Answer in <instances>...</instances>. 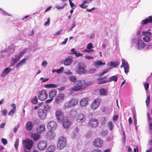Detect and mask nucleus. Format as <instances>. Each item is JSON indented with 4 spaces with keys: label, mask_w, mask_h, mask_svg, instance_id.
Instances as JSON below:
<instances>
[{
    "label": "nucleus",
    "mask_w": 152,
    "mask_h": 152,
    "mask_svg": "<svg viewBox=\"0 0 152 152\" xmlns=\"http://www.w3.org/2000/svg\"><path fill=\"white\" fill-rule=\"evenodd\" d=\"M107 124L110 130H112L114 126V125L113 123L111 121H110Z\"/></svg>",
    "instance_id": "nucleus-41"
},
{
    "label": "nucleus",
    "mask_w": 152,
    "mask_h": 152,
    "mask_svg": "<svg viewBox=\"0 0 152 152\" xmlns=\"http://www.w3.org/2000/svg\"><path fill=\"white\" fill-rule=\"evenodd\" d=\"M23 143L25 148L29 150L31 149L33 147V142L32 140L27 139L23 140Z\"/></svg>",
    "instance_id": "nucleus-4"
},
{
    "label": "nucleus",
    "mask_w": 152,
    "mask_h": 152,
    "mask_svg": "<svg viewBox=\"0 0 152 152\" xmlns=\"http://www.w3.org/2000/svg\"><path fill=\"white\" fill-rule=\"evenodd\" d=\"M62 30H61L58 31L56 32L55 34H54V36H56L60 34L62 31Z\"/></svg>",
    "instance_id": "nucleus-59"
},
{
    "label": "nucleus",
    "mask_w": 152,
    "mask_h": 152,
    "mask_svg": "<svg viewBox=\"0 0 152 152\" xmlns=\"http://www.w3.org/2000/svg\"><path fill=\"white\" fill-rule=\"evenodd\" d=\"M56 136L55 133L52 130H50L48 132L46 135V137L48 140H53Z\"/></svg>",
    "instance_id": "nucleus-12"
},
{
    "label": "nucleus",
    "mask_w": 152,
    "mask_h": 152,
    "mask_svg": "<svg viewBox=\"0 0 152 152\" xmlns=\"http://www.w3.org/2000/svg\"><path fill=\"white\" fill-rule=\"evenodd\" d=\"M19 143V140L18 139L15 142V145H14L15 148L16 149H17L18 148V145Z\"/></svg>",
    "instance_id": "nucleus-49"
},
{
    "label": "nucleus",
    "mask_w": 152,
    "mask_h": 152,
    "mask_svg": "<svg viewBox=\"0 0 152 152\" xmlns=\"http://www.w3.org/2000/svg\"><path fill=\"white\" fill-rule=\"evenodd\" d=\"M150 96H148L146 100L145 101V102L146 104L147 105H148L150 102Z\"/></svg>",
    "instance_id": "nucleus-50"
},
{
    "label": "nucleus",
    "mask_w": 152,
    "mask_h": 152,
    "mask_svg": "<svg viewBox=\"0 0 152 152\" xmlns=\"http://www.w3.org/2000/svg\"><path fill=\"white\" fill-rule=\"evenodd\" d=\"M7 113V110H4L2 111V115L4 116H5Z\"/></svg>",
    "instance_id": "nucleus-56"
},
{
    "label": "nucleus",
    "mask_w": 152,
    "mask_h": 152,
    "mask_svg": "<svg viewBox=\"0 0 152 152\" xmlns=\"http://www.w3.org/2000/svg\"><path fill=\"white\" fill-rule=\"evenodd\" d=\"M92 1V0H83V3L81 4H79V6L82 8L85 9L88 6L86 5H85V4L90 3Z\"/></svg>",
    "instance_id": "nucleus-26"
},
{
    "label": "nucleus",
    "mask_w": 152,
    "mask_h": 152,
    "mask_svg": "<svg viewBox=\"0 0 152 152\" xmlns=\"http://www.w3.org/2000/svg\"><path fill=\"white\" fill-rule=\"evenodd\" d=\"M44 109L45 111L49 112L51 110V107L50 105L46 104L44 106Z\"/></svg>",
    "instance_id": "nucleus-35"
},
{
    "label": "nucleus",
    "mask_w": 152,
    "mask_h": 152,
    "mask_svg": "<svg viewBox=\"0 0 152 152\" xmlns=\"http://www.w3.org/2000/svg\"><path fill=\"white\" fill-rule=\"evenodd\" d=\"M93 144L96 147L100 148L103 145V141L100 138H97L94 140Z\"/></svg>",
    "instance_id": "nucleus-10"
},
{
    "label": "nucleus",
    "mask_w": 152,
    "mask_h": 152,
    "mask_svg": "<svg viewBox=\"0 0 152 152\" xmlns=\"http://www.w3.org/2000/svg\"><path fill=\"white\" fill-rule=\"evenodd\" d=\"M68 38H66V39H65L64 41L62 42V45H64L66 44V42H67V40H68Z\"/></svg>",
    "instance_id": "nucleus-63"
},
{
    "label": "nucleus",
    "mask_w": 152,
    "mask_h": 152,
    "mask_svg": "<svg viewBox=\"0 0 152 152\" xmlns=\"http://www.w3.org/2000/svg\"><path fill=\"white\" fill-rule=\"evenodd\" d=\"M63 71V67H61L60 69H58L56 70V72L58 73H60L62 72Z\"/></svg>",
    "instance_id": "nucleus-57"
},
{
    "label": "nucleus",
    "mask_w": 152,
    "mask_h": 152,
    "mask_svg": "<svg viewBox=\"0 0 152 152\" xmlns=\"http://www.w3.org/2000/svg\"><path fill=\"white\" fill-rule=\"evenodd\" d=\"M105 64V63L104 62H103L101 61H96L94 64V66L96 68L99 67L101 66H102L103 65Z\"/></svg>",
    "instance_id": "nucleus-25"
},
{
    "label": "nucleus",
    "mask_w": 152,
    "mask_h": 152,
    "mask_svg": "<svg viewBox=\"0 0 152 152\" xmlns=\"http://www.w3.org/2000/svg\"><path fill=\"white\" fill-rule=\"evenodd\" d=\"M69 2L70 5L71 7H72L75 6V5L74 3L72 2V0H69Z\"/></svg>",
    "instance_id": "nucleus-60"
},
{
    "label": "nucleus",
    "mask_w": 152,
    "mask_h": 152,
    "mask_svg": "<svg viewBox=\"0 0 152 152\" xmlns=\"http://www.w3.org/2000/svg\"><path fill=\"white\" fill-rule=\"evenodd\" d=\"M144 88L146 91H147L149 87V84L148 83H145L144 85Z\"/></svg>",
    "instance_id": "nucleus-47"
},
{
    "label": "nucleus",
    "mask_w": 152,
    "mask_h": 152,
    "mask_svg": "<svg viewBox=\"0 0 152 152\" xmlns=\"http://www.w3.org/2000/svg\"><path fill=\"white\" fill-rule=\"evenodd\" d=\"M57 91L56 89H52L49 92V96L50 98H53L57 94Z\"/></svg>",
    "instance_id": "nucleus-28"
},
{
    "label": "nucleus",
    "mask_w": 152,
    "mask_h": 152,
    "mask_svg": "<svg viewBox=\"0 0 152 152\" xmlns=\"http://www.w3.org/2000/svg\"><path fill=\"white\" fill-rule=\"evenodd\" d=\"M99 94L101 96H106L107 94V90L104 88H102L99 90Z\"/></svg>",
    "instance_id": "nucleus-24"
},
{
    "label": "nucleus",
    "mask_w": 152,
    "mask_h": 152,
    "mask_svg": "<svg viewBox=\"0 0 152 152\" xmlns=\"http://www.w3.org/2000/svg\"><path fill=\"white\" fill-rule=\"evenodd\" d=\"M73 61L72 58L71 56H69L65 59L64 63L66 66L70 65H71Z\"/></svg>",
    "instance_id": "nucleus-19"
},
{
    "label": "nucleus",
    "mask_w": 152,
    "mask_h": 152,
    "mask_svg": "<svg viewBox=\"0 0 152 152\" xmlns=\"http://www.w3.org/2000/svg\"><path fill=\"white\" fill-rule=\"evenodd\" d=\"M78 102V100L76 99H73L68 102L65 103L64 105L65 108L71 107L72 106L77 105Z\"/></svg>",
    "instance_id": "nucleus-3"
},
{
    "label": "nucleus",
    "mask_w": 152,
    "mask_h": 152,
    "mask_svg": "<svg viewBox=\"0 0 152 152\" xmlns=\"http://www.w3.org/2000/svg\"><path fill=\"white\" fill-rule=\"evenodd\" d=\"M99 124L98 120L95 118H92L90 119L88 122V126L92 128L96 127Z\"/></svg>",
    "instance_id": "nucleus-7"
},
{
    "label": "nucleus",
    "mask_w": 152,
    "mask_h": 152,
    "mask_svg": "<svg viewBox=\"0 0 152 152\" xmlns=\"http://www.w3.org/2000/svg\"><path fill=\"white\" fill-rule=\"evenodd\" d=\"M86 66L85 64L83 63H79L78 66V72L80 73H86L87 71L85 68Z\"/></svg>",
    "instance_id": "nucleus-11"
},
{
    "label": "nucleus",
    "mask_w": 152,
    "mask_h": 152,
    "mask_svg": "<svg viewBox=\"0 0 152 152\" xmlns=\"http://www.w3.org/2000/svg\"><path fill=\"white\" fill-rule=\"evenodd\" d=\"M56 117L57 120L61 121L65 116H64L63 113L60 110H57L56 113Z\"/></svg>",
    "instance_id": "nucleus-13"
},
{
    "label": "nucleus",
    "mask_w": 152,
    "mask_h": 152,
    "mask_svg": "<svg viewBox=\"0 0 152 152\" xmlns=\"http://www.w3.org/2000/svg\"><path fill=\"white\" fill-rule=\"evenodd\" d=\"M92 82L91 81H86L83 80H78L74 83V86L71 90L75 91H78L84 90L89 86L91 85Z\"/></svg>",
    "instance_id": "nucleus-1"
},
{
    "label": "nucleus",
    "mask_w": 152,
    "mask_h": 152,
    "mask_svg": "<svg viewBox=\"0 0 152 152\" xmlns=\"http://www.w3.org/2000/svg\"><path fill=\"white\" fill-rule=\"evenodd\" d=\"M138 49H143L145 45V43L143 42L142 39H139L138 42L137 43Z\"/></svg>",
    "instance_id": "nucleus-20"
},
{
    "label": "nucleus",
    "mask_w": 152,
    "mask_h": 152,
    "mask_svg": "<svg viewBox=\"0 0 152 152\" xmlns=\"http://www.w3.org/2000/svg\"><path fill=\"white\" fill-rule=\"evenodd\" d=\"M38 115L42 120H44L46 118V114L44 110L42 109H39L38 112Z\"/></svg>",
    "instance_id": "nucleus-18"
},
{
    "label": "nucleus",
    "mask_w": 152,
    "mask_h": 152,
    "mask_svg": "<svg viewBox=\"0 0 152 152\" xmlns=\"http://www.w3.org/2000/svg\"><path fill=\"white\" fill-rule=\"evenodd\" d=\"M118 80V77L116 76H113L110 77L108 79V82H111L114 81L115 82L117 81Z\"/></svg>",
    "instance_id": "nucleus-37"
},
{
    "label": "nucleus",
    "mask_w": 152,
    "mask_h": 152,
    "mask_svg": "<svg viewBox=\"0 0 152 152\" xmlns=\"http://www.w3.org/2000/svg\"><path fill=\"white\" fill-rule=\"evenodd\" d=\"M45 129V125L43 124H40L37 128L36 131L37 132L41 133L44 132Z\"/></svg>",
    "instance_id": "nucleus-21"
},
{
    "label": "nucleus",
    "mask_w": 152,
    "mask_h": 152,
    "mask_svg": "<svg viewBox=\"0 0 152 152\" xmlns=\"http://www.w3.org/2000/svg\"><path fill=\"white\" fill-rule=\"evenodd\" d=\"M47 64V62L45 61H42V65L43 67H45Z\"/></svg>",
    "instance_id": "nucleus-55"
},
{
    "label": "nucleus",
    "mask_w": 152,
    "mask_h": 152,
    "mask_svg": "<svg viewBox=\"0 0 152 152\" xmlns=\"http://www.w3.org/2000/svg\"><path fill=\"white\" fill-rule=\"evenodd\" d=\"M93 45L91 43H89L88 44L87 48L89 50H91V49L92 48H93Z\"/></svg>",
    "instance_id": "nucleus-45"
},
{
    "label": "nucleus",
    "mask_w": 152,
    "mask_h": 152,
    "mask_svg": "<svg viewBox=\"0 0 152 152\" xmlns=\"http://www.w3.org/2000/svg\"><path fill=\"white\" fill-rule=\"evenodd\" d=\"M1 141L2 143L4 145H6L7 143V140L5 139L2 138L1 139Z\"/></svg>",
    "instance_id": "nucleus-51"
},
{
    "label": "nucleus",
    "mask_w": 152,
    "mask_h": 152,
    "mask_svg": "<svg viewBox=\"0 0 152 152\" xmlns=\"http://www.w3.org/2000/svg\"><path fill=\"white\" fill-rule=\"evenodd\" d=\"M121 60L122 63V65L121 66V67L122 68V67H123L125 73L127 74L129 72V65L127 62L125 61V60L123 58H122Z\"/></svg>",
    "instance_id": "nucleus-9"
},
{
    "label": "nucleus",
    "mask_w": 152,
    "mask_h": 152,
    "mask_svg": "<svg viewBox=\"0 0 152 152\" xmlns=\"http://www.w3.org/2000/svg\"><path fill=\"white\" fill-rule=\"evenodd\" d=\"M33 126V124L31 121H28L26 124V129L28 131H30L32 129Z\"/></svg>",
    "instance_id": "nucleus-27"
},
{
    "label": "nucleus",
    "mask_w": 152,
    "mask_h": 152,
    "mask_svg": "<svg viewBox=\"0 0 152 152\" xmlns=\"http://www.w3.org/2000/svg\"><path fill=\"white\" fill-rule=\"evenodd\" d=\"M66 5V4H65L62 7H60V6L57 5L56 6V8L58 9H63L64 8L65 6Z\"/></svg>",
    "instance_id": "nucleus-61"
},
{
    "label": "nucleus",
    "mask_w": 152,
    "mask_h": 152,
    "mask_svg": "<svg viewBox=\"0 0 152 152\" xmlns=\"http://www.w3.org/2000/svg\"><path fill=\"white\" fill-rule=\"evenodd\" d=\"M91 152H102L101 151L98 149H96L93 150Z\"/></svg>",
    "instance_id": "nucleus-62"
},
{
    "label": "nucleus",
    "mask_w": 152,
    "mask_h": 152,
    "mask_svg": "<svg viewBox=\"0 0 152 152\" xmlns=\"http://www.w3.org/2000/svg\"><path fill=\"white\" fill-rule=\"evenodd\" d=\"M26 58H24L21 60L19 63H18L16 66V68H18L19 66H20L26 63Z\"/></svg>",
    "instance_id": "nucleus-33"
},
{
    "label": "nucleus",
    "mask_w": 152,
    "mask_h": 152,
    "mask_svg": "<svg viewBox=\"0 0 152 152\" xmlns=\"http://www.w3.org/2000/svg\"><path fill=\"white\" fill-rule=\"evenodd\" d=\"M16 111V110H15L13 109L11 110L8 113V115H11L13 114Z\"/></svg>",
    "instance_id": "nucleus-52"
},
{
    "label": "nucleus",
    "mask_w": 152,
    "mask_h": 152,
    "mask_svg": "<svg viewBox=\"0 0 152 152\" xmlns=\"http://www.w3.org/2000/svg\"><path fill=\"white\" fill-rule=\"evenodd\" d=\"M69 78L70 81L74 83L77 80L76 77L73 75L70 76Z\"/></svg>",
    "instance_id": "nucleus-36"
},
{
    "label": "nucleus",
    "mask_w": 152,
    "mask_h": 152,
    "mask_svg": "<svg viewBox=\"0 0 152 152\" xmlns=\"http://www.w3.org/2000/svg\"><path fill=\"white\" fill-rule=\"evenodd\" d=\"M11 70V69L9 68H6L4 69V71L2 72L1 74L2 77H4L5 76L10 72Z\"/></svg>",
    "instance_id": "nucleus-29"
},
{
    "label": "nucleus",
    "mask_w": 152,
    "mask_h": 152,
    "mask_svg": "<svg viewBox=\"0 0 152 152\" xmlns=\"http://www.w3.org/2000/svg\"><path fill=\"white\" fill-rule=\"evenodd\" d=\"M147 20V22L148 23H152V16H149L147 18H146Z\"/></svg>",
    "instance_id": "nucleus-48"
},
{
    "label": "nucleus",
    "mask_w": 152,
    "mask_h": 152,
    "mask_svg": "<svg viewBox=\"0 0 152 152\" xmlns=\"http://www.w3.org/2000/svg\"><path fill=\"white\" fill-rule=\"evenodd\" d=\"M56 147L54 145H50L48 147L46 152H53L55 150Z\"/></svg>",
    "instance_id": "nucleus-30"
},
{
    "label": "nucleus",
    "mask_w": 152,
    "mask_h": 152,
    "mask_svg": "<svg viewBox=\"0 0 152 152\" xmlns=\"http://www.w3.org/2000/svg\"><path fill=\"white\" fill-rule=\"evenodd\" d=\"M57 126V124L55 121H51L48 123L47 125V127L50 130H55Z\"/></svg>",
    "instance_id": "nucleus-16"
},
{
    "label": "nucleus",
    "mask_w": 152,
    "mask_h": 152,
    "mask_svg": "<svg viewBox=\"0 0 152 152\" xmlns=\"http://www.w3.org/2000/svg\"><path fill=\"white\" fill-rule=\"evenodd\" d=\"M64 98V94L62 93L60 94L55 98V101L56 103H59L62 101Z\"/></svg>",
    "instance_id": "nucleus-17"
},
{
    "label": "nucleus",
    "mask_w": 152,
    "mask_h": 152,
    "mask_svg": "<svg viewBox=\"0 0 152 152\" xmlns=\"http://www.w3.org/2000/svg\"><path fill=\"white\" fill-rule=\"evenodd\" d=\"M108 82V80H102L99 81L97 82V84H102Z\"/></svg>",
    "instance_id": "nucleus-43"
},
{
    "label": "nucleus",
    "mask_w": 152,
    "mask_h": 152,
    "mask_svg": "<svg viewBox=\"0 0 152 152\" xmlns=\"http://www.w3.org/2000/svg\"><path fill=\"white\" fill-rule=\"evenodd\" d=\"M101 101V99L99 98L95 99L91 105L92 108L95 109L100 105Z\"/></svg>",
    "instance_id": "nucleus-15"
},
{
    "label": "nucleus",
    "mask_w": 152,
    "mask_h": 152,
    "mask_svg": "<svg viewBox=\"0 0 152 152\" xmlns=\"http://www.w3.org/2000/svg\"><path fill=\"white\" fill-rule=\"evenodd\" d=\"M66 139L63 136H61L58 140L57 146L58 148L61 150L66 146Z\"/></svg>",
    "instance_id": "nucleus-2"
},
{
    "label": "nucleus",
    "mask_w": 152,
    "mask_h": 152,
    "mask_svg": "<svg viewBox=\"0 0 152 152\" xmlns=\"http://www.w3.org/2000/svg\"><path fill=\"white\" fill-rule=\"evenodd\" d=\"M118 115H115L114 116L113 119L114 121H115L118 119Z\"/></svg>",
    "instance_id": "nucleus-64"
},
{
    "label": "nucleus",
    "mask_w": 152,
    "mask_h": 152,
    "mask_svg": "<svg viewBox=\"0 0 152 152\" xmlns=\"http://www.w3.org/2000/svg\"><path fill=\"white\" fill-rule=\"evenodd\" d=\"M61 121L62 122V126L65 129H67L70 127L71 122L69 119H68L67 117H65Z\"/></svg>",
    "instance_id": "nucleus-6"
},
{
    "label": "nucleus",
    "mask_w": 152,
    "mask_h": 152,
    "mask_svg": "<svg viewBox=\"0 0 152 152\" xmlns=\"http://www.w3.org/2000/svg\"><path fill=\"white\" fill-rule=\"evenodd\" d=\"M88 98L87 97L82 98L80 101V104L82 107L86 106L88 104Z\"/></svg>",
    "instance_id": "nucleus-22"
},
{
    "label": "nucleus",
    "mask_w": 152,
    "mask_h": 152,
    "mask_svg": "<svg viewBox=\"0 0 152 152\" xmlns=\"http://www.w3.org/2000/svg\"><path fill=\"white\" fill-rule=\"evenodd\" d=\"M109 70V69H104L102 72L100 73L99 74V76L101 77L103 75H104V74H106L107 73V72H108Z\"/></svg>",
    "instance_id": "nucleus-39"
},
{
    "label": "nucleus",
    "mask_w": 152,
    "mask_h": 152,
    "mask_svg": "<svg viewBox=\"0 0 152 152\" xmlns=\"http://www.w3.org/2000/svg\"><path fill=\"white\" fill-rule=\"evenodd\" d=\"M31 102L34 104H35L37 103L38 99L37 96H35L34 98L32 99Z\"/></svg>",
    "instance_id": "nucleus-40"
},
{
    "label": "nucleus",
    "mask_w": 152,
    "mask_h": 152,
    "mask_svg": "<svg viewBox=\"0 0 152 152\" xmlns=\"http://www.w3.org/2000/svg\"><path fill=\"white\" fill-rule=\"evenodd\" d=\"M107 134V130L103 131L101 132V135L102 136H105Z\"/></svg>",
    "instance_id": "nucleus-46"
},
{
    "label": "nucleus",
    "mask_w": 152,
    "mask_h": 152,
    "mask_svg": "<svg viewBox=\"0 0 152 152\" xmlns=\"http://www.w3.org/2000/svg\"><path fill=\"white\" fill-rule=\"evenodd\" d=\"M96 69L95 68H93L91 69H89L88 72L91 74H93L96 72Z\"/></svg>",
    "instance_id": "nucleus-44"
},
{
    "label": "nucleus",
    "mask_w": 152,
    "mask_h": 152,
    "mask_svg": "<svg viewBox=\"0 0 152 152\" xmlns=\"http://www.w3.org/2000/svg\"><path fill=\"white\" fill-rule=\"evenodd\" d=\"M109 65L114 67H116L118 66L119 63L118 62L111 61L109 63Z\"/></svg>",
    "instance_id": "nucleus-34"
},
{
    "label": "nucleus",
    "mask_w": 152,
    "mask_h": 152,
    "mask_svg": "<svg viewBox=\"0 0 152 152\" xmlns=\"http://www.w3.org/2000/svg\"><path fill=\"white\" fill-rule=\"evenodd\" d=\"M48 95L46 91L43 90L39 92L38 98L39 100L43 101L47 99Z\"/></svg>",
    "instance_id": "nucleus-14"
},
{
    "label": "nucleus",
    "mask_w": 152,
    "mask_h": 152,
    "mask_svg": "<svg viewBox=\"0 0 152 152\" xmlns=\"http://www.w3.org/2000/svg\"><path fill=\"white\" fill-rule=\"evenodd\" d=\"M70 54H75L76 57H78L79 56H83V54L80 53H77V51H74L73 52H71L70 53Z\"/></svg>",
    "instance_id": "nucleus-38"
},
{
    "label": "nucleus",
    "mask_w": 152,
    "mask_h": 152,
    "mask_svg": "<svg viewBox=\"0 0 152 152\" xmlns=\"http://www.w3.org/2000/svg\"><path fill=\"white\" fill-rule=\"evenodd\" d=\"M79 131V129L78 128H76L75 129L73 132V134H74L73 137H75L76 135V133H78Z\"/></svg>",
    "instance_id": "nucleus-42"
},
{
    "label": "nucleus",
    "mask_w": 152,
    "mask_h": 152,
    "mask_svg": "<svg viewBox=\"0 0 152 152\" xmlns=\"http://www.w3.org/2000/svg\"><path fill=\"white\" fill-rule=\"evenodd\" d=\"M106 76L104 77H100L97 78V80L99 81L104 80L106 79Z\"/></svg>",
    "instance_id": "nucleus-53"
},
{
    "label": "nucleus",
    "mask_w": 152,
    "mask_h": 152,
    "mask_svg": "<svg viewBox=\"0 0 152 152\" xmlns=\"http://www.w3.org/2000/svg\"><path fill=\"white\" fill-rule=\"evenodd\" d=\"M57 87V85L53 84H48L45 85V87L47 88H56Z\"/></svg>",
    "instance_id": "nucleus-32"
},
{
    "label": "nucleus",
    "mask_w": 152,
    "mask_h": 152,
    "mask_svg": "<svg viewBox=\"0 0 152 152\" xmlns=\"http://www.w3.org/2000/svg\"><path fill=\"white\" fill-rule=\"evenodd\" d=\"M142 34L145 36L143 38V40L145 42H148L150 41V39L151 36V33L149 31H143Z\"/></svg>",
    "instance_id": "nucleus-8"
},
{
    "label": "nucleus",
    "mask_w": 152,
    "mask_h": 152,
    "mask_svg": "<svg viewBox=\"0 0 152 152\" xmlns=\"http://www.w3.org/2000/svg\"><path fill=\"white\" fill-rule=\"evenodd\" d=\"M31 137L33 139L34 141H37L39 139L40 136L38 134L34 133L31 134Z\"/></svg>",
    "instance_id": "nucleus-31"
},
{
    "label": "nucleus",
    "mask_w": 152,
    "mask_h": 152,
    "mask_svg": "<svg viewBox=\"0 0 152 152\" xmlns=\"http://www.w3.org/2000/svg\"><path fill=\"white\" fill-rule=\"evenodd\" d=\"M141 23L142 25H145L148 23L147 22V20L146 19L142 20L141 21Z\"/></svg>",
    "instance_id": "nucleus-54"
},
{
    "label": "nucleus",
    "mask_w": 152,
    "mask_h": 152,
    "mask_svg": "<svg viewBox=\"0 0 152 152\" xmlns=\"http://www.w3.org/2000/svg\"><path fill=\"white\" fill-rule=\"evenodd\" d=\"M47 146V142L45 140H41L37 145L38 149L40 151L45 150Z\"/></svg>",
    "instance_id": "nucleus-5"
},
{
    "label": "nucleus",
    "mask_w": 152,
    "mask_h": 152,
    "mask_svg": "<svg viewBox=\"0 0 152 152\" xmlns=\"http://www.w3.org/2000/svg\"><path fill=\"white\" fill-rule=\"evenodd\" d=\"M40 79L42 81V82H45L46 81H47L49 79V78H47L46 79H44L43 77H41Z\"/></svg>",
    "instance_id": "nucleus-58"
},
{
    "label": "nucleus",
    "mask_w": 152,
    "mask_h": 152,
    "mask_svg": "<svg viewBox=\"0 0 152 152\" xmlns=\"http://www.w3.org/2000/svg\"><path fill=\"white\" fill-rule=\"evenodd\" d=\"M85 119V115L83 114H80L77 118V121L78 122H83L84 121Z\"/></svg>",
    "instance_id": "nucleus-23"
}]
</instances>
